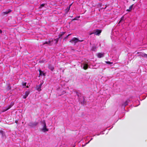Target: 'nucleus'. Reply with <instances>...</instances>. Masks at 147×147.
Listing matches in <instances>:
<instances>
[{
	"label": "nucleus",
	"instance_id": "30",
	"mask_svg": "<svg viewBox=\"0 0 147 147\" xmlns=\"http://www.w3.org/2000/svg\"><path fill=\"white\" fill-rule=\"evenodd\" d=\"M71 34H69L66 37H65V38H67V37L69 36L70 35H71Z\"/></svg>",
	"mask_w": 147,
	"mask_h": 147
},
{
	"label": "nucleus",
	"instance_id": "26",
	"mask_svg": "<svg viewBox=\"0 0 147 147\" xmlns=\"http://www.w3.org/2000/svg\"><path fill=\"white\" fill-rule=\"evenodd\" d=\"M83 101L82 102H81V103L82 104H84V96H83Z\"/></svg>",
	"mask_w": 147,
	"mask_h": 147
},
{
	"label": "nucleus",
	"instance_id": "20",
	"mask_svg": "<svg viewBox=\"0 0 147 147\" xmlns=\"http://www.w3.org/2000/svg\"><path fill=\"white\" fill-rule=\"evenodd\" d=\"M94 34V30L92 32H90L88 33L90 35L93 34Z\"/></svg>",
	"mask_w": 147,
	"mask_h": 147
},
{
	"label": "nucleus",
	"instance_id": "9",
	"mask_svg": "<svg viewBox=\"0 0 147 147\" xmlns=\"http://www.w3.org/2000/svg\"><path fill=\"white\" fill-rule=\"evenodd\" d=\"M104 54L99 53L97 54V57L99 58L102 57L104 56Z\"/></svg>",
	"mask_w": 147,
	"mask_h": 147
},
{
	"label": "nucleus",
	"instance_id": "5",
	"mask_svg": "<svg viewBox=\"0 0 147 147\" xmlns=\"http://www.w3.org/2000/svg\"><path fill=\"white\" fill-rule=\"evenodd\" d=\"M38 124V122H35L34 123H30L29 124V125L31 127L36 126Z\"/></svg>",
	"mask_w": 147,
	"mask_h": 147
},
{
	"label": "nucleus",
	"instance_id": "16",
	"mask_svg": "<svg viewBox=\"0 0 147 147\" xmlns=\"http://www.w3.org/2000/svg\"><path fill=\"white\" fill-rule=\"evenodd\" d=\"M124 16H122L121 18V20H120V21L119 22V24L122 21H124Z\"/></svg>",
	"mask_w": 147,
	"mask_h": 147
},
{
	"label": "nucleus",
	"instance_id": "14",
	"mask_svg": "<svg viewBox=\"0 0 147 147\" xmlns=\"http://www.w3.org/2000/svg\"><path fill=\"white\" fill-rule=\"evenodd\" d=\"M71 5H72V4H71V5H69V7H67L65 11L67 13V12H68L69 11V10L70 7H71Z\"/></svg>",
	"mask_w": 147,
	"mask_h": 147
},
{
	"label": "nucleus",
	"instance_id": "19",
	"mask_svg": "<svg viewBox=\"0 0 147 147\" xmlns=\"http://www.w3.org/2000/svg\"><path fill=\"white\" fill-rule=\"evenodd\" d=\"M65 33V32H63L61 34H59V38L60 37H61L62 36L63 34H64Z\"/></svg>",
	"mask_w": 147,
	"mask_h": 147
},
{
	"label": "nucleus",
	"instance_id": "24",
	"mask_svg": "<svg viewBox=\"0 0 147 147\" xmlns=\"http://www.w3.org/2000/svg\"><path fill=\"white\" fill-rule=\"evenodd\" d=\"M26 82H22V84L23 86H26Z\"/></svg>",
	"mask_w": 147,
	"mask_h": 147
},
{
	"label": "nucleus",
	"instance_id": "3",
	"mask_svg": "<svg viewBox=\"0 0 147 147\" xmlns=\"http://www.w3.org/2000/svg\"><path fill=\"white\" fill-rule=\"evenodd\" d=\"M5 137V133L3 131H0V138H4Z\"/></svg>",
	"mask_w": 147,
	"mask_h": 147
},
{
	"label": "nucleus",
	"instance_id": "29",
	"mask_svg": "<svg viewBox=\"0 0 147 147\" xmlns=\"http://www.w3.org/2000/svg\"><path fill=\"white\" fill-rule=\"evenodd\" d=\"M80 18V16H79L78 17H76L75 18H74V19L75 20H76L77 19V18Z\"/></svg>",
	"mask_w": 147,
	"mask_h": 147
},
{
	"label": "nucleus",
	"instance_id": "12",
	"mask_svg": "<svg viewBox=\"0 0 147 147\" xmlns=\"http://www.w3.org/2000/svg\"><path fill=\"white\" fill-rule=\"evenodd\" d=\"M134 4L132 5L131 6H130L129 8V9H127L126 10V11H130L132 9L133 6Z\"/></svg>",
	"mask_w": 147,
	"mask_h": 147
},
{
	"label": "nucleus",
	"instance_id": "28",
	"mask_svg": "<svg viewBox=\"0 0 147 147\" xmlns=\"http://www.w3.org/2000/svg\"><path fill=\"white\" fill-rule=\"evenodd\" d=\"M7 88L9 90H10L11 89V87L9 85L8 86Z\"/></svg>",
	"mask_w": 147,
	"mask_h": 147
},
{
	"label": "nucleus",
	"instance_id": "23",
	"mask_svg": "<svg viewBox=\"0 0 147 147\" xmlns=\"http://www.w3.org/2000/svg\"><path fill=\"white\" fill-rule=\"evenodd\" d=\"M76 94L78 97H80V96L81 95V93H79L78 92H76Z\"/></svg>",
	"mask_w": 147,
	"mask_h": 147
},
{
	"label": "nucleus",
	"instance_id": "1",
	"mask_svg": "<svg viewBox=\"0 0 147 147\" xmlns=\"http://www.w3.org/2000/svg\"><path fill=\"white\" fill-rule=\"evenodd\" d=\"M83 41V40H79L78 38L75 37H74L72 38L71 40H70V41H69V42L71 43H73V42H74L75 45L76 43H77L78 42H82V41Z\"/></svg>",
	"mask_w": 147,
	"mask_h": 147
},
{
	"label": "nucleus",
	"instance_id": "25",
	"mask_svg": "<svg viewBox=\"0 0 147 147\" xmlns=\"http://www.w3.org/2000/svg\"><path fill=\"white\" fill-rule=\"evenodd\" d=\"M42 123L44 125H46L45 120H43L42 122Z\"/></svg>",
	"mask_w": 147,
	"mask_h": 147
},
{
	"label": "nucleus",
	"instance_id": "13",
	"mask_svg": "<svg viewBox=\"0 0 147 147\" xmlns=\"http://www.w3.org/2000/svg\"><path fill=\"white\" fill-rule=\"evenodd\" d=\"M11 11V9H9L8 10V11H7L5 12H3V13H4V14H8V13H10Z\"/></svg>",
	"mask_w": 147,
	"mask_h": 147
},
{
	"label": "nucleus",
	"instance_id": "18",
	"mask_svg": "<svg viewBox=\"0 0 147 147\" xmlns=\"http://www.w3.org/2000/svg\"><path fill=\"white\" fill-rule=\"evenodd\" d=\"M51 42V41H49L48 42H44L43 43V45H44L45 44H48V45H50V43Z\"/></svg>",
	"mask_w": 147,
	"mask_h": 147
},
{
	"label": "nucleus",
	"instance_id": "11",
	"mask_svg": "<svg viewBox=\"0 0 147 147\" xmlns=\"http://www.w3.org/2000/svg\"><path fill=\"white\" fill-rule=\"evenodd\" d=\"M83 69H86L88 68V64L86 63H84L83 64Z\"/></svg>",
	"mask_w": 147,
	"mask_h": 147
},
{
	"label": "nucleus",
	"instance_id": "6",
	"mask_svg": "<svg viewBox=\"0 0 147 147\" xmlns=\"http://www.w3.org/2000/svg\"><path fill=\"white\" fill-rule=\"evenodd\" d=\"M42 130L43 132H45L48 131V129L47 128L46 125H44Z\"/></svg>",
	"mask_w": 147,
	"mask_h": 147
},
{
	"label": "nucleus",
	"instance_id": "27",
	"mask_svg": "<svg viewBox=\"0 0 147 147\" xmlns=\"http://www.w3.org/2000/svg\"><path fill=\"white\" fill-rule=\"evenodd\" d=\"M106 63H107V64H112L113 63L112 62H111L110 61H106Z\"/></svg>",
	"mask_w": 147,
	"mask_h": 147
},
{
	"label": "nucleus",
	"instance_id": "32",
	"mask_svg": "<svg viewBox=\"0 0 147 147\" xmlns=\"http://www.w3.org/2000/svg\"><path fill=\"white\" fill-rule=\"evenodd\" d=\"M92 138L87 143H86V144H87L88 143H89V142L92 140Z\"/></svg>",
	"mask_w": 147,
	"mask_h": 147
},
{
	"label": "nucleus",
	"instance_id": "22",
	"mask_svg": "<svg viewBox=\"0 0 147 147\" xmlns=\"http://www.w3.org/2000/svg\"><path fill=\"white\" fill-rule=\"evenodd\" d=\"M11 107V106H9V107L8 108H7L6 109H4L3 112H5V111H6L7 110H8Z\"/></svg>",
	"mask_w": 147,
	"mask_h": 147
},
{
	"label": "nucleus",
	"instance_id": "34",
	"mask_svg": "<svg viewBox=\"0 0 147 147\" xmlns=\"http://www.w3.org/2000/svg\"><path fill=\"white\" fill-rule=\"evenodd\" d=\"M26 87L27 88H29V86H26Z\"/></svg>",
	"mask_w": 147,
	"mask_h": 147
},
{
	"label": "nucleus",
	"instance_id": "2",
	"mask_svg": "<svg viewBox=\"0 0 147 147\" xmlns=\"http://www.w3.org/2000/svg\"><path fill=\"white\" fill-rule=\"evenodd\" d=\"M101 32L102 30H100L96 29L94 30V34L96 35H99Z\"/></svg>",
	"mask_w": 147,
	"mask_h": 147
},
{
	"label": "nucleus",
	"instance_id": "7",
	"mask_svg": "<svg viewBox=\"0 0 147 147\" xmlns=\"http://www.w3.org/2000/svg\"><path fill=\"white\" fill-rule=\"evenodd\" d=\"M42 84L41 83L39 85H38L36 86V88L37 90L38 91H40L41 90V88Z\"/></svg>",
	"mask_w": 147,
	"mask_h": 147
},
{
	"label": "nucleus",
	"instance_id": "21",
	"mask_svg": "<svg viewBox=\"0 0 147 147\" xmlns=\"http://www.w3.org/2000/svg\"><path fill=\"white\" fill-rule=\"evenodd\" d=\"M59 38H56V39H55L54 40L55 41L56 44H57L58 42V40H59Z\"/></svg>",
	"mask_w": 147,
	"mask_h": 147
},
{
	"label": "nucleus",
	"instance_id": "8",
	"mask_svg": "<svg viewBox=\"0 0 147 147\" xmlns=\"http://www.w3.org/2000/svg\"><path fill=\"white\" fill-rule=\"evenodd\" d=\"M30 93L29 91H26L25 93V95L23 96V98H26L28 96Z\"/></svg>",
	"mask_w": 147,
	"mask_h": 147
},
{
	"label": "nucleus",
	"instance_id": "4",
	"mask_svg": "<svg viewBox=\"0 0 147 147\" xmlns=\"http://www.w3.org/2000/svg\"><path fill=\"white\" fill-rule=\"evenodd\" d=\"M137 53L138 54L140 53V54L139 55V56L144 57H147V54L144 53H141L140 52H138Z\"/></svg>",
	"mask_w": 147,
	"mask_h": 147
},
{
	"label": "nucleus",
	"instance_id": "31",
	"mask_svg": "<svg viewBox=\"0 0 147 147\" xmlns=\"http://www.w3.org/2000/svg\"><path fill=\"white\" fill-rule=\"evenodd\" d=\"M45 5L44 4H42L40 5V7H42L44 6Z\"/></svg>",
	"mask_w": 147,
	"mask_h": 147
},
{
	"label": "nucleus",
	"instance_id": "17",
	"mask_svg": "<svg viewBox=\"0 0 147 147\" xmlns=\"http://www.w3.org/2000/svg\"><path fill=\"white\" fill-rule=\"evenodd\" d=\"M49 69H50L51 71H53L54 69V68L53 66H52L51 65H49Z\"/></svg>",
	"mask_w": 147,
	"mask_h": 147
},
{
	"label": "nucleus",
	"instance_id": "33",
	"mask_svg": "<svg viewBox=\"0 0 147 147\" xmlns=\"http://www.w3.org/2000/svg\"><path fill=\"white\" fill-rule=\"evenodd\" d=\"M2 31L1 30H0V34L1 33H2Z\"/></svg>",
	"mask_w": 147,
	"mask_h": 147
},
{
	"label": "nucleus",
	"instance_id": "15",
	"mask_svg": "<svg viewBox=\"0 0 147 147\" xmlns=\"http://www.w3.org/2000/svg\"><path fill=\"white\" fill-rule=\"evenodd\" d=\"M39 71L40 72L39 75H43L44 76L45 75V73L43 72L40 70H39Z\"/></svg>",
	"mask_w": 147,
	"mask_h": 147
},
{
	"label": "nucleus",
	"instance_id": "10",
	"mask_svg": "<svg viewBox=\"0 0 147 147\" xmlns=\"http://www.w3.org/2000/svg\"><path fill=\"white\" fill-rule=\"evenodd\" d=\"M129 100H127L123 104H122V106H125L128 105Z\"/></svg>",
	"mask_w": 147,
	"mask_h": 147
}]
</instances>
